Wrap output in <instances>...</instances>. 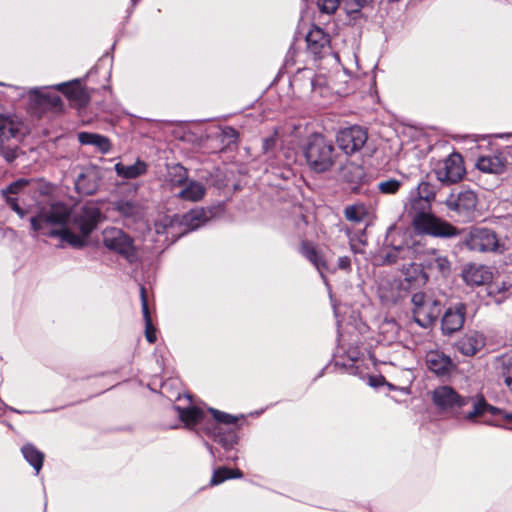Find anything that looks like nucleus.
<instances>
[{
    "label": "nucleus",
    "instance_id": "23",
    "mask_svg": "<svg viewBox=\"0 0 512 512\" xmlns=\"http://www.w3.org/2000/svg\"><path fill=\"white\" fill-rule=\"evenodd\" d=\"M205 194L206 188L201 182L188 179L175 196L183 201L198 202Z\"/></svg>",
    "mask_w": 512,
    "mask_h": 512
},
{
    "label": "nucleus",
    "instance_id": "27",
    "mask_svg": "<svg viewBox=\"0 0 512 512\" xmlns=\"http://www.w3.org/2000/svg\"><path fill=\"white\" fill-rule=\"evenodd\" d=\"M115 171L118 176L125 179H135L147 172V164L142 160H137L131 165H125L123 163H117L115 165Z\"/></svg>",
    "mask_w": 512,
    "mask_h": 512
},
{
    "label": "nucleus",
    "instance_id": "31",
    "mask_svg": "<svg viewBox=\"0 0 512 512\" xmlns=\"http://www.w3.org/2000/svg\"><path fill=\"white\" fill-rule=\"evenodd\" d=\"M426 266L430 270L439 272L442 276L446 277L451 272V263L447 257L432 253L426 260Z\"/></svg>",
    "mask_w": 512,
    "mask_h": 512
},
{
    "label": "nucleus",
    "instance_id": "22",
    "mask_svg": "<svg viewBox=\"0 0 512 512\" xmlns=\"http://www.w3.org/2000/svg\"><path fill=\"white\" fill-rule=\"evenodd\" d=\"M300 253L315 266L320 272L324 282H326L327 280L323 271L328 269V265L322 253L309 241H303L301 243Z\"/></svg>",
    "mask_w": 512,
    "mask_h": 512
},
{
    "label": "nucleus",
    "instance_id": "29",
    "mask_svg": "<svg viewBox=\"0 0 512 512\" xmlns=\"http://www.w3.org/2000/svg\"><path fill=\"white\" fill-rule=\"evenodd\" d=\"M33 100L42 109L58 110L62 107V101L58 94L52 92L35 91Z\"/></svg>",
    "mask_w": 512,
    "mask_h": 512
},
{
    "label": "nucleus",
    "instance_id": "42",
    "mask_svg": "<svg viewBox=\"0 0 512 512\" xmlns=\"http://www.w3.org/2000/svg\"><path fill=\"white\" fill-rule=\"evenodd\" d=\"M278 143V133L275 131L271 136L263 140L262 149L265 154L274 151Z\"/></svg>",
    "mask_w": 512,
    "mask_h": 512
},
{
    "label": "nucleus",
    "instance_id": "15",
    "mask_svg": "<svg viewBox=\"0 0 512 512\" xmlns=\"http://www.w3.org/2000/svg\"><path fill=\"white\" fill-rule=\"evenodd\" d=\"M306 43L308 52L315 58H322L330 52V37L319 27L309 30Z\"/></svg>",
    "mask_w": 512,
    "mask_h": 512
},
{
    "label": "nucleus",
    "instance_id": "14",
    "mask_svg": "<svg viewBox=\"0 0 512 512\" xmlns=\"http://www.w3.org/2000/svg\"><path fill=\"white\" fill-rule=\"evenodd\" d=\"M486 344V337L482 332L469 330L455 343V348L464 356L472 357L480 352Z\"/></svg>",
    "mask_w": 512,
    "mask_h": 512
},
{
    "label": "nucleus",
    "instance_id": "25",
    "mask_svg": "<svg viewBox=\"0 0 512 512\" xmlns=\"http://www.w3.org/2000/svg\"><path fill=\"white\" fill-rule=\"evenodd\" d=\"M210 211L203 208H195L183 215L182 224L185 226L181 234L195 230L203 225L209 219Z\"/></svg>",
    "mask_w": 512,
    "mask_h": 512
},
{
    "label": "nucleus",
    "instance_id": "50",
    "mask_svg": "<svg viewBox=\"0 0 512 512\" xmlns=\"http://www.w3.org/2000/svg\"><path fill=\"white\" fill-rule=\"evenodd\" d=\"M207 446H208L210 452L213 454L212 447H210L209 445H207Z\"/></svg>",
    "mask_w": 512,
    "mask_h": 512
},
{
    "label": "nucleus",
    "instance_id": "1",
    "mask_svg": "<svg viewBox=\"0 0 512 512\" xmlns=\"http://www.w3.org/2000/svg\"><path fill=\"white\" fill-rule=\"evenodd\" d=\"M174 409L187 427L195 428L198 433L204 432L206 435L213 437L224 449L229 450L237 443L235 431L231 428L224 430L221 426L222 424L234 425L237 421L236 417L213 408L209 409L213 419H210L201 408L196 406L187 408L175 406Z\"/></svg>",
    "mask_w": 512,
    "mask_h": 512
},
{
    "label": "nucleus",
    "instance_id": "43",
    "mask_svg": "<svg viewBox=\"0 0 512 512\" xmlns=\"http://www.w3.org/2000/svg\"><path fill=\"white\" fill-rule=\"evenodd\" d=\"M5 198L8 206L23 218L25 216V211L19 206L17 199L10 195H7Z\"/></svg>",
    "mask_w": 512,
    "mask_h": 512
},
{
    "label": "nucleus",
    "instance_id": "4",
    "mask_svg": "<svg viewBox=\"0 0 512 512\" xmlns=\"http://www.w3.org/2000/svg\"><path fill=\"white\" fill-rule=\"evenodd\" d=\"M431 202L411 194L405 210L412 217L414 229L421 234L435 237H453L458 235L457 228L449 222L430 213Z\"/></svg>",
    "mask_w": 512,
    "mask_h": 512
},
{
    "label": "nucleus",
    "instance_id": "2",
    "mask_svg": "<svg viewBox=\"0 0 512 512\" xmlns=\"http://www.w3.org/2000/svg\"><path fill=\"white\" fill-rule=\"evenodd\" d=\"M174 409L187 427L195 428L198 433L204 432L206 435L213 437L224 449L229 450L237 443L235 431L231 428L224 430L221 426L222 424L234 425L237 421L236 417L213 408L209 409L213 419H210L201 408L196 406L187 408L175 406Z\"/></svg>",
    "mask_w": 512,
    "mask_h": 512
},
{
    "label": "nucleus",
    "instance_id": "46",
    "mask_svg": "<svg viewBox=\"0 0 512 512\" xmlns=\"http://www.w3.org/2000/svg\"><path fill=\"white\" fill-rule=\"evenodd\" d=\"M305 73H308L309 76L307 77L309 80H310V86H311V89L314 90L315 88V83H316V79L312 76V72L309 71V70H306Z\"/></svg>",
    "mask_w": 512,
    "mask_h": 512
},
{
    "label": "nucleus",
    "instance_id": "13",
    "mask_svg": "<svg viewBox=\"0 0 512 512\" xmlns=\"http://www.w3.org/2000/svg\"><path fill=\"white\" fill-rule=\"evenodd\" d=\"M101 218V211L99 207L92 202L84 204L80 211L74 216V223L78 226L81 234L84 237L96 228Z\"/></svg>",
    "mask_w": 512,
    "mask_h": 512
},
{
    "label": "nucleus",
    "instance_id": "40",
    "mask_svg": "<svg viewBox=\"0 0 512 512\" xmlns=\"http://www.w3.org/2000/svg\"><path fill=\"white\" fill-rule=\"evenodd\" d=\"M341 0H318L317 5L321 12L333 14L339 7Z\"/></svg>",
    "mask_w": 512,
    "mask_h": 512
},
{
    "label": "nucleus",
    "instance_id": "34",
    "mask_svg": "<svg viewBox=\"0 0 512 512\" xmlns=\"http://www.w3.org/2000/svg\"><path fill=\"white\" fill-rule=\"evenodd\" d=\"M344 215L348 221L360 223L367 217L368 211L364 204H354L344 209Z\"/></svg>",
    "mask_w": 512,
    "mask_h": 512
},
{
    "label": "nucleus",
    "instance_id": "12",
    "mask_svg": "<svg viewBox=\"0 0 512 512\" xmlns=\"http://www.w3.org/2000/svg\"><path fill=\"white\" fill-rule=\"evenodd\" d=\"M367 139V132L360 126L345 128L337 135L338 146L347 155L359 151Z\"/></svg>",
    "mask_w": 512,
    "mask_h": 512
},
{
    "label": "nucleus",
    "instance_id": "16",
    "mask_svg": "<svg viewBox=\"0 0 512 512\" xmlns=\"http://www.w3.org/2000/svg\"><path fill=\"white\" fill-rule=\"evenodd\" d=\"M466 306L463 303H457L448 308L441 320V329L444 335H451L459 331L465 322Z\"/></svg>",
    "mask_w": 512,
    "mask_h": 512
},
{
    "label": "nucleus",
    "instance_id": "3",
    "mask_svg": "<svg viewBox=\"0 0 512 512\" xmlns=\"http://www.w3.org/2000/svg\"><path fill=\"white\" fill-rule=\"evenodd\" d=\"M70 217V209L62 203H55L48 209H42L37 215L30 218L33 231L38 235L60 237L63 241L74 247H81L85 238L76 235L65 227Z\"/></svg>",
    "mask_w": 512,
    "mask_h": 512
},
{
    "label": "nucleus",
    "instance_id": "44",
    "mask_svg": "<svg viewBox=\"0 0 512 512\" xmlns=\"http://www.w3.org/2000/svg\"><path fill=\"white\" fill-rule=\"evenodd\" d=\"M24 184L25 182L21 181L11 183L6 190H3L4 196L6 197L9 194H17Z\"/></svg>",
    "mask_w": 512,
    "mask_h": 512
},
{
    "label": "nucleus",
    "instance_id": "36",
    "mask_svg": "<svg viewBox=\"0 0 512 512\" xmlns=\"http://www.w3.org/2000/svg\"><path fill=\"white\" fill-rule=\"evenodd\" d=\"M58 89L68 98L73 100H81L84 95V91L79 81L60 84L58 85Z\"/></svg>",
    "mask_w": 512,
    "mask_h": 512
},
{
    "label": "nucleus",
    "instance_id": "11",
    "mask_svg": "<svg viewBox=\"0 0 512 512\" xmlns=\"http://www.w3.org/2000/svg\"><path fill=\"white\" fill-rule=\"evenodd\" d=\"M434 172L437 180L442 183L458 182L465 173L462 156L458 153L450 154L436 165Z\"/></svg>",
    "mask_w": 512,
    "mask_h": 512
},
{
    "label": "nucleus",
    "instance_id": "47",
    "mask_svg": "<svg viewBox=\"0 0 512 512\" xmlns=\"http://www.w3.org/2000/svg\"><path fill=\"white\" fill-rule=\"evenodd\" d=\"M358 7H364L367 5L371 0H355Z\"/></svg>",
    "mask_w": 512,
    "mask_h": 512
},
{
    "label": "nucleus",
    "instance_id": "6",
    "mask_svg": "<svg viewBox=\"0 0 512 512\" xmlns=\"http://www.w3.org/2000/svg\"><path fill=\"white\" fill-rule=\"evenodd\" d=\"M461 244L468 250L480 253L502 254L506 251L503 243L497 233L486 227H470L461 232Z\"/></svg>",
    "mask_w": 512,
    "mask_h": 512
},
{
    "label": "nucleus",
    "instance_id": "28",
    "mask_svg": "<svg viewBox=\"0 0 512 512\" xmlns=\"http://www.w3.org/2000/svg\"><path fill=\"white\" fill-rule=\"evenodd\" d=\"M140 298H141V306L142 313L145 321V336L149 343H154L156 341V329L152 324V319L149 313L148 308V300L146 295V289L144 286L140 287Z\"/></svg>",
    "mask_w": 512,
    "mask_h": 512
},
{
    "label": "nucleus",
    "instance_id": "48",
    "mask_svg": "<svg viewBox=\"0 0 512 512\" xmlns=\"http://www.w3.org/2000/svg\"><path fill=\"white\" fill-rule=\"evenodd\" d=\"M350 245H351V250H352L353 252L357 253V250L355 249L354 244H352V243H351Z\"/></svg>",
    "mask_w": 512,
    "mask_h": 512
},
{
    "label": "nucleus",
    "instance_id": "37",
    "mask_svg": "<svg viewBox=\"0 0 512 512\" xmlns=\"http://www.w3.org/2000/svg\"><path fill=\"white\" fill-rule=\"evenodd\" d=\"M116 209L125 217H135L141 212L139 204L128 200H121L117 202Z\"/></svg>",
    "mask_w": 512,
    "mask_h": 512
},
{
    "label": "nucleus",
    "instance_id": "8",
    "mask_svg": "<svg viewBox=\"0 0 512 512\" xmlns=\"http://www.w3.org/2000/svg\"><path fill=\"white\" fill-rule=\"evenodd\" d=\"M411 302L414 320L421 327L430 326L441 312L440 302L423 293H415Z\"/></svg>",
    "mask_w": 512,
    "mask_h": 512
},
{
    "label": "nucleus",
    "instance_id": "30",
    "mask_svg": "<svg viewBox=\"0 0 512 512\" xmlns=\"http://www.w3.org/2000/svg\"><path fill=\"white\" fill-rule=\"evenodd\" d=\"M78 140L83 145H93L97 147L103 153L108 152L111 147L107 137L95 133L81 132L78 134Z\"/></svg>",
    "mask_w": 512,
    "mask_h": 512
},
{
    "label": "nucleus",
    "instance_id": "35",
    "mask_svg": "<svg viewBox=\"0 0 512 512\" xmlns=\"http://www.w3.org/2000/svg\"><path fill=\"white\" fill-rule=\"evenodd\" d=\"M498 362L504 383L512 392V355H503L498 359Z\"/></svg>",
    "mask_w": 512,
    "mask_h": 512
},
{
    "label": "nucleus",
    "instance_id": "9",
    "mask_svg": "<svg viewBox=\"0 0 512 512\" xmlns=\"http://www.w3.org/2000/svg\"><path fill=\"white\" fill-rule=\"evenodd\" d=\"M478 198L474 191L470 189L453 190L447 197L445 204L451 211L456 212L466 220L473 217Z\"/></svg>",
    "mask_w": 512,
    "mask_h": 512
},
{
    "label": "nucleus",
    "instance_id": "39",
    "mask_svg": "<svg viewBox=\"0 0 512 512\" xmlns=\"http://www.w3.org/2000/svg\"><path fill=\"white\" fill-rule=\"evenodd\" d=\"M414 195L432 201L435 198V189L429 182L422 181L418 184Z\"/></svg>",
    "mask_w": 512,
    "mask_h": 512
},
{
    "label": "nucleus",
    "instance_id": "24",
    "mask_svg": "<svg viewBox=\"0 0 512 512\" xmlns=\"http://www.w3.org/2000/svg\"><path fill=\"white\" fill-rule=\"evenodd\" d=\"M414 251L409 246H394L381 256L380 265L398 264L400 261L412 260Z\"/></svg>",
    "mask_w": 512,
    "mask_h": 512
},
{
    "label": "nucleus",
    "instance_id": "38",
    "mask_svg": "<svg viewBox=\"0 0 512 512\" xmlns=\"http://www.w3.org/2000/svg\"><path fill=\"white\" fill-rule=\"evenodd\" d=\"M402 186V182L397 179L382 180L377 184V189L384 195H395Z\"/></svg>",
    "mask_w": 512,
    "mask_h": 512
},
{
    "label": "nucleus",
    "instance_id": "33",
    "mask_svg": "<svg viewBox=\"0 0 512 512\" xmlns=\"http://www.w3.org/2000/svg\"><path fill=\"white\" fill-rule=\"evenodd\" d=\"M243 473L239 469H229L226 467L218 468L214 471L210 484L211 485H218L225 480L233 479V478H242Z\"/></svg>",
    "mask_w": 512,
    "mask_h": 512
},
{
    "label": "nucleus",
    "instance_id": "5",
    "mask_svg": "<svg viewBox=\"0 0 512 512\" xmlns=\"http://www.w3.org/2000/svg\"><path fill=\"white\" fill-rule=\"evenodd\" d=\"M433 402L440 410L470 421L482 416L488 409H492L483 399L460 397L448 386H441L434 390Z\"/></svg>",
    "mask_w": 512,
    "mask_h": 512
},
{
    "label": "nucleus",
    "instance_id": "45",
    "mask_svg": "<svg viewBox=\"0 0 512 512\" xmlns=\"http://www.w3.org/2000/svg\"><path fill=\"white\" fill-rule=\"evenodd\" d=\"M338 268L342 270H351V260L348 256H342L338 259Z\"/></svg>",
    "mask_w": 512,
    "mask_h": 512
},
{
    "label": "nucleus",
    "instance_id": "17",
    "mask_svg": "<svg viewBox=\"0 0 512 512\" xmlns=\"http://www.w3.org/2000/svg\"><path fill=\"white\" fill-rule=\"evenodd\" d=\"M101 177L99 170L95 167L85 168L76 179L75 187L78 193L83 195L94 194L100 183Z\"/></svg>",
    "mask_w": 512,
    "mask_h": 512
},
{
    "label": "nucleus",
    "instance_id": "18",
    "mask_svg": "<svg viewBox=\"0 0 512 512\" xmlns=\"http://www.w3.org/2000/svg\"><path fill=\"white\" fill-rule=\"evenodd\" d=\"M425 362L430 371L442 376L448 374L453 367L451 358L438 350L428 351Z\"/></svg>",
    "mask_w": 512,
    "mask_h": 512
},
{
    "label": "nucleus",
    "instance_id": "41",
    "mask_svg": "<svg viewBox=\"0 0 512 512\" xmlns=\"http://www.w3.org/2000/svg\"><path fill=\"white\" fill-rule=\"evenodd\" d=\"M1 155L4 159L11 163L18 157V148L16 146L11 147L7 144H4L3 147H0Z\"/></svg>",
    "mask_w": 512,
    "mask_h": 512
},
{
    "label": "nucleus",
    "instance_id": "49",
    "mask_svg": "<svg viewBox=\"0 0 512 512\" xmlns=\"http://www.w3.org/2000/svg\"><path fill=\"white\" fill-rule=\"evenodd\" d=\"M506 418H507L508 420H511V421H512V413H511V414H508V415L506 416Z\"/></svg>",
    "mask_w": 512,
    "mask_h": 512
},
{
    "label": "nucleus",
    "instance_id": "19",
    "mask_svg": "<svg viewBox=\"0 0 512 512\" xmlns=\"http://www.w3.org/2000/svg\"><path fill=\"white\" fill-rule=\"evenodd\" d=\"M21 137V123L11 116L0 114V147L12 139L20 140Z\"/></svg>",
    "mask_w": 512,
    "mask_h": 512
},
{
    "label": "nucleus",
    "instance_id": "21",
    "mask_svg": "<svg viewBox=\"0 0 512 512\" xmlns=\"http://www.w3.org/2000/svg\"><path fill=\"white\" fill-rule=\"evenodd\" d=\"M463 280L468 285H484L491 281L492 273L483 265H468L462 274Z\"/></svg>",
    "mask_w": 512,
    "mask_h": 512
},
{
    "label": "nucleus",
    "instance_id": "20",
    "mask_svg": "<svg viewBox=\"0 0 512 512\" xmlns=\"http://www.w3.org/2000/svg\"><path fill=\"white\" fill-rule=\"evenodd\" d=\"M189 179L188 170L181 164H172L167 166V172L164 178V185L174 191L181 188Z\"/></svg>",
    "mask_w": 512,
    "mask_h": 512
},
{
    "label": "nucleus",
    "instance_id": "7",
    "mask_svg": "<svg viewBox=\"0 0 512 512\" xmlns=\"http://www.w3.org/2000/svg\"><path fill=\"white\" fill-rule=\"evenodd\" d=\"M334 147L321 134H313L305 148V158L309 167L315 172L328 171L334 164Z\"/></svg>",
    "mask_w": 512,
    "mask_h": 512
},
{
    "label": "nucleus",
    "instance_id": "10",
    "mask_svg": "<svg viewBox=\"0 0 512 512\" xmlns=\"http://www.w3.org/2000/svg\"><path fill=\"white\" fill-rule=\"evenodd\" d=\"M104 245L122 256L129 262H133L136 258L133 240L121 229L111 227L103 231Z\"/></svg>",
    "mask_w": 512,
    "mask_h": 512
},
{
    "label": "nucleus",
    "instance_id": "32",
    "mask_svg": "<svg viewBox=\"0 0 512 512\" xmlns=\"http://www.w3.org/2000/svg\"><path fill=\"white\" fill-rule=\"evenodd\" d=\"M26 461L35 469L38 474L43 466L44 454L32 444H26L21 449Z\"/></svg>",
    "mask_w": 512,
    "mask_h": 512
},
{
    "label": "nucleus",
    "instance_id": "26",
    "mask_svg": "<svg viewBox=\"0 0 512 512\" xmlns=\"http://www.w3.org/2000/svg\"><path fill=\"white\" fill-rule=\"evenodd\" d=\"M506 166V160L501 155L482 156L477 160L476 167L485 173H502Z\"/></svg>",
    "mask_w": 512,
    "mask_h": 512
}]
</instances>
